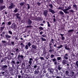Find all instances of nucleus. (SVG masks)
<instances>
[{
    "instance_id": "1",
    "label": "nucleus",
    "mask_w": 78,
    "mask_h": 78,
    "mask_svg": "<svg viewBox=\"0 0 78 78\" xmlns=\"http://www.w3.org/2000/svg\"><path fill=\"white\" fill-rule=\"evenodd\" d=\"M23 58H24V56L23 55H20V54L17 56V59L20 60H23Z\"/></svg>"
},
{
    "instance_id": "2",
    "label": "nucleus",
    "mask_w": 78,
    "mask_h": 78,
    "mask_svg": "<svg viewBox=\"0 0 78 78\" xmlns=\"http://www.w3.org/2000/svg\"><path fill=\"white\" fill-rule=\"evenodd\" d=\"M8 66H7V65H4L2 66V69L3 71L6 72Z\"/></svg>"
},
{
    "instance_id": "3",
    "label": "nucleus",
    "mask_w": 78,
    "mask_h": 78,
    "mask_svg": "<svg viewBox=\"0 0 78 78\" xmlns=\"http://www.w3.org/2000/svg\"><path fill=\"white\" fill-rule=\"evenodd\" d=\"M17 28V25L14 23L11 24L10 26V28L12 29H16Z\"/></svg>"
},
{
    "instance_id": "4",
    "label": "nucleus",
    "mask_w": 78,
    "mask_h": 78,
    "mask_svg": "<svg viewBox=\"0 0 78 78\" xmlns=\"http://www.w3.org/2000/svg\"><path fill=\"white\" fill-rule=\"evenodd\" d=\"M15 7V5L14 4H13V3H11L10 4V5L8 7V9H12L13 8H14Z\"/></svg>"
},
{
    "instance_id": "5",
    "label": "nucleus",
    "mask_w": 78,
    "mask_h": 78,
    "mask_svg": "<svg viewBox=\"0 0 78 78\" xmlns=\"http://www.w3.org/2000/svg\"><path fill=\"white\" fill-rule=\"evenodd\" d=\"M31 47L32 48H31L32 51H33L34 50V49H36V48H37V46H36V44H32Z\"/></svg>"
},
{
    "instance_id": "6",
    "label": "nucleus",
    "mask_w": 78,
    "mask_h": 78,
    "mask_svg": "<svg viewBox=\"0 0 78 78\" xmlns=\"http://www.w3.org/2000/svg\"><path fill=\"white\" fill-rule=\"evenodd\" d=\"M39 73V68L38 67L36 69L34 72V74H38Z\"/></svg>"
},
{
    "instance_id": "7",
    "label": "nucleus",
    "mask_w": 78,
    "mask_h": 78,
    "mask_svg": "<svg viewBox=\"0 0 78 78\" xmlns=\"http://www.w3.org/2000/svg\"><path fill=\"white\" fill-rule=\"evenodd\" d=\"M69 73H70V71L69 69L66 70L65 71V75H66V76H70Z\"/></svg>"
},
{
    "instance_id": "8",
    "label": "nucleus",
    "mask_w": 78,
    "mask_h": 78,
    "mask_svg": "<svg viewBox=\"0 0 78 78\" xmlns=\"http://www.w3.org/2000/svg\"><path fill=\"white\" fill-rule=\"evenodd\" d=\"M51 60L53 62H54L55 65H56L57 64V59L55 58H52L51 59Z\"/></svg>"
},
{
    "instance_id": "9",
    "label": "nucleus",
    "mask_w": 78,
    "mask_h": 78,
    "mask_svg": "<svg viewBox=\"0 0 78 78\" xmlns=\"http://www.w3.org/2000/svg\"><path fill=\"white\" fill-rule=\"evenodd\" d=\"M62 65L61 64H59L58 65V66L57 67V69L58 70H59L60 72H61V70H62Z\"/></svg>"
},
{
    "instance_id": "10",
    "label": "nucleus",
    "mask_w": 78,
    "mask_h": 78,
    "mask_svg": "<svg viewBox=\"0 0 78 78\" xmlns=\"http://www.w3.org/2000/svg\"><path fill=\"white\" fill-rule=\"evenodd\" d=\"M5 36L6 39L7 40H9V39L11 37L10 35H8V34H5Z\"/></svg>"
},
{
    "instance_id": "11",
    "label": "nucleus",
    "mask_w": 78,
    "mask_h": 78,
    "mask_svg": "<svg viewBox=\"0 0 78 78\" xmlns=\"http://www.w3.org/2000/svg\"><path fill=\"white\" fill-rule=\"evenodd\" d=\"M65 48L66 50H70V48H69V46L67 44H65Z\"/></svg>"
},
{
    "instance_id": "12",
    "label": "nucleus",
    "mask_w": 78,
    "mask_h": 78,
    "mask_svg": "<svg viewBox=\"0 0 78 78\" xmlns=\"http://www.w3.org/2000/svg\"><path fill=\"white\" fill-rule=\"evenodd\" d=\"M48 14V10H45L44 12V16H45V17H47Z\"/></svg>"
},
{
    "instance_id": "13",
    "label": "nucleus",
    "mask_w": 78,
    "mask_h": 78,
    "mask_svg": "<svg viewBox=\"0 0 78 78\" xmlns=\"http://www.w3.org/2000/svg\"><path fill=\"white\" fill-rule=\"evenodd\" d=\"M49 49H50V50L49 51V52H50V53H51V52L54 50L53 49H52V47L53 48L54 47L53 46H49Z\"/></svg>"
},
{
    "instance_id": "14",
    "label": "nucleus",
    "mask_w": 78,
    "mask_h": 78,
    "mask_svg": "<svg viewBox=\"0 0 78 78\" xmlns=\"http://www.w3.org/2000/svg\"><path fill=\"white\" fill-rule=\"evenodd\" d=\"M49 12H51V13L53 14H54L55 13V10L52 9H49Z\"/></svg>"
},
{
    "instance_id": "15",
    "label": "nucleus",
    "mask_w": 78,
    "mask_h": 78,
    "mask_svg": "<svg viewBox=\"0 0 78 78\" xmlns=\"http://www.w3.org/2000/svg\"><path fill=\"white\" fill-rule=\"evenodd\" d=\"M73 7L74 10H76V11L78 10V7H77V5H76L75 4L73 5Z\"/></svg>"
},
{
    "instance_id": "16",
    "label": "nucleus",
    "mask_w": 78,
    "mask_h": 78,
    "mask_svg": "<svg viewBox=\"0 0 78 78\" xmlns=\"http://www.w3.org/2000/svg\"><path fill=\"white\" fill-rule=\"evenodd\" d=\"M6 8V6L5 5H2L0 6V11H2L3 10V9H5Z\"/></svg>"
},
{
    "instance_id": "17",
    "label": "nucleus",
    "mask_w": 78,
    "mask_h": 78,
    "mask_svg": "<svg viewBox=\"0 0 78 78\" xmlns=\"http://www.w3.org/2000/svg\"><path fill=\"white\" fill-rule=\"evenodd\" d=\"M67 61V60L66 59H64L62 60V63L63 64L65 65V64H66Z\"/></svg>"
},
{
    "instance_id": "18",
    "label": "nucleus",
    "mask_w": 78,
    "mask_h": 78,
    "mask_svg": "<svg viewBox=\"0 0 78 78\" xmlns=\"http://www.w3.org/2000/svg\"><path fill=\"white\" fill-rule=\"evenodd\" d=\"M68 54L66 53L64 56V58L65 59H68V57H69Z\"/></svg>"
},
{
    "instance_id": "19",
    "label": "nucleus",
    "mask_w": 78,
    "mask_h": 78,
    "mask_svg": "<svg viewBox=\"0 0 78 78\" xmlns=\"http://www.w3.org/2000/svg\"><path fill=\"white\" fill-rule=\"evenodd\" d=\"M16 64L17 65V67H19V66H20L21 64L20 63V62L19 61H17L16 62Z\"/></svg>"
},
{
    "instance_id": "20",
    "label": "nucleus",
    "mask_w": 78,
    "mask_h": 78,
    "mask_svg": "<svg viewBox=\"0 0 78 78\" xmlns=\"http://www.w3.org/2000/svg\"><path fill=\"white\" fill-rule=\"evenodd\" d=\"M57 75H59V77H61V76H63L62 74V73H58L57 74Z\"/></svg>"
},
{
    "instance_id": "21",
    "label": "nucleus",
    "mask_w": 78,
    "mask_h": 78,
    "mask_svg": "<svg viewBox=\"0 0 78 78\" xmlns=\"http://www.w3.org/2000/svg\"><path fill=\"white\" fill-rule=\"evenodd\" d=\"M62 11L65 14H68V13H69V12L67 11L68 10H66V9H63Z\"/></svg>"
},
{
    "instance_id": "22",
    "label": "nucleus",
    "mask_w": 78,
    "mask_h": 78,
    "mask_svg": "<svg viewBox=\"0 0 78 78\" xmlns=\"http://www.w3.org/2000/svg\"><path fill=\"white\" fill-rule=\"evenodd\" d=\"M5 25H4L3 27H1L0 28V30L1 31H3V30L5 29Z\"/></svg>"
},
{
    "instance_id": "23",
    "label": "nucleus",
    "mask_w": 78,
    "mask_h": 78,
    "mask_svg": "<svg viewBox=\"0 0 78 78\" xmlns=\"http://www.w3.org/2000/svg\"><path fill=\"white\" fill-rule=\"evenodd\" d=\"M22 68H24L25 67V64L24 62H22L21 66Z\"/></svg>"
},
{
    "instance_id": "24",
    "label": "nucleus",
    "mask_w": 78,
    "mask_h": 78,
    "mask_svg": "<svg viewBox=\"0 0 78 78\" xmlns=\"http://www.w3.org/2000/svg\"><path fill=\"white\" fill-rule=\"evenodd\" d=\"M18 4L20 5L21 6H23L24 5H25V2H22L19 3Z\"/></svg>"
},
{
    "instance_id": "25",
    "label": "nucleus",
    "mask_w": 78,
    "mask_h": 78,
    "mask_svg": "<svg viewBox=\"0 0 78 78\" xmlns=\"http://www.w3.org/2000/svg\"><path fill=\"white\" fill-rule=\"evenodd\" d=\"M28 23L29 25H31V24L32 23V21H31V20H30V19H29L28 20Z\"/></svg>"
},
{
    "instance_id": "26",
    "label": "nucleus",
    "mask_w": 78,
    "mask_h": 78,
    "mask_svg": "<svg viewBox=\"0 0 78 78\" xmlns=\"http://www.w3.org/2000/svg\"><path fill=\"white\" fill-rule=\"evenodd\" d=\"M32 67H34V68H33V69L34 70H35L36 68H37V65L36 64L34 65V66H33Z\"/></svg>"
},
{
    "instance_id": "27",
    "label": "nucleus",
    "mask_w": 78,
    "mask_h": 78,
    "mask_svg": "<svg viewBox=\"0 0 78 78\" xmlns=\"http://www.w3.org/2000/svg\"><path fill=\"white\" fill-rule=\"evenodd\" d=\"M46 53H47V50H46L45 49H44L43 50V55H45Z\"/></svg>"
},
{
    "instance_id": "28",
    "label": "nucleus",
    "mask_w": 78,
    "mask_h": 78,
    "mask_svg": "<svg viewBox=\"0 0 78 78\" xmlns=\"http://www.w3.org/2000/svg\"><path fill=\"white\" fill-rule=\"evenodd\" d=\"M71 6H72V5H69V7L68 6L67 8L66 9L68 11L69 10V9H70L71 8Z\"/></svg>"
},
{
    "instance_id": "29",
    "label": "nucleus",
    "mask_w": 78,
    "mask_h": 78,
    "mask_svg": "<svg viewBox=\"0 0 78 78\" xmlns=\"http://www.w3.org/2000/svg\"><path fill=\"white\" fill-rule=\"evenodd\" d=\"M70 75H69L70 76H73V75H74V72H71L70 73Z\"/></svg>"
},
{
    "instance_id": "30",
    "label": "nucleus",
    "mask_w": 78,
    "mask_h": 78,
    "mask_svg": "<svg viewBox=\"0 0 78 78\" xmlns=\"http://www.w3.org/2000/svg\"><path fill=\"white\" fill-rule=\"evenodd\" d=\"M14 12L15 13H16V12H18V9H17V8H15V10H14Z\"/></svg>"
},
{
    "instance_id": "31",
    "label": "nucleus",
    "mask_w": 78,
    "mask_h": 78,
    "mask_svg": "<svg viewBox=\"0 0 78 78\" xmlns=\"http://www.w3.org/2000/svg\"><path fill=\"white\" fill-rule=\"evenodd\" d=\"M54 71V70H53V69H50L49 70L50 73H51H51H53Z\"/></svg>"
},
{
    "instance_id": "32",
    "label": "nucleus",
    "mask_w": 78,
    "mask_h": 78,
    "mask_svg": "<svg viewBox=\"0 0 78 78\" xmlns=\"http://www.w3.org/2000/svg\"><path fill=\"white\" fill-rule=\"evenodd\" d=\"M42 18L41 17H38V18H37L36 19V20H42V19L41 18Z\"/></svg>"
},
{
    "instance_id": "33",
    "label": "nucleus",
    "mask_w": 78,
    "mask_h": 78,
    "mask_svg": "<svg viewBox=\"0 0 78 78\" xmlns=\"http://www.w3.org/2000/svg\"><path fill=\"white\" fill-rule=\"evenodd\" d=\"M27 45H28L29 47H31V43L30 42H29L28 43Z\"/></svg>"
},
{
    "instance_id": "34",
    "label": "nucleus",
    "mask_w": 78,
    "mask_h": 78,
    "mask_svg": "<svg viewBox=\"0 0 78 78\" xmlns=\"http://www.w3.org/2000/svg\"><path fill=\"white\" fill-rule=\"evenodd\" d=\"M12 66H14V64H16V61H12Z\"/></svg>"
},
{
    "instance_id": "35",
    "label": "nucleus",
    "mask_w": 78,
    "mask_h": 78,
    "mask_svg": "<svg viewBox=\"0 0 78 78\" xmlns=\"http://www.w3.org/2000/svg\"><path fill=\"white\" fill-rule=\"evenodd\" d=\"M9 70L10 72L11 71H12L13 70V69H12V68L10 66L9 67Z\"/></svg>"
},
{
    "instance_id": "36",
    "label": "nucleus",
    "mask_w": 78,
    "mask_h": 78,
    "mask_svg": "<svg viewBox=\"0 0 78 78\" xmlns=\"http://www.w3.org/2000/svg\"><path fill=\"white\" fill-rule=\"evenodd\" d=\"M30 68H31V65L27 64V69H30Z\"/></svg>"
},
{
    "instance_id": "37",
    "label": "nucleus",
    "mask_w": 78,
    "mask_h": 78,
    "mask_svg": "<svg viewBox=\"0 0 78 78\" xmlns=\"http://www.w3.org/2000/svg\"><path fill=\"white\" fill-rule=\"evenodd\" d=\"M73 31H74V30L72 29L68 30V33H72Z\"/></svg>"
},
{
    "instance_id": "38",
    "label": "nucleus",
    "mask_w": 78,
    "mask_h": 78,
    "mask_svg": "<svg viewBox=\"0 0 78 78\" xmlns=\"http://www.w3.org/2000/svg\"><path fill=\"white\" fill-rule=\"evenodd\" d=\"M5 32H3L1 34V37H3V36H4V35H5Z\"/></svg>"
},
{
    "instance_id": "39",
    "label": "nucleus",
    "mask_w": 78,
    "mask_h": 78,
    "mask_svg": "<svg viewBox=\"0 0 78 78\" xmlns=\"http://www.w3.org/2000/svg\"><path fill=\"white\" fill-rule=\"evenodd\" d=\"M38 29L41 30H44V28L41 27H38Z\"/></svg>"
},
{
    "instance_id": "40",
    "label": "nucleus",
    "mask_w": 78,
    "mask_h": 78,
    "mask_svg": "<svg viewBox=\"0 0 78 78\" xmlns=\"http://www.w3.org/2000/svg\"><path fill=\"white\" fill-rule=\"evenodd\" d=\"M4 2V0H0V5H2Z\"/></svg>"
},
{
    "instance_id": "41",
    "label": "nucleus",
    "mask_w": 78,
    "mask_h": 78,
    "mask_svg": "<svg viewBox=\"0 0 78 78\" xmlns=\"http://www.w3.org/2000/svg\"><path fill=\"white\" fill-rule=\"evenodd\" d=\"M49 6L50 7V9H52L53 8V5L51 4L49 5Z\"/></svg>"
},
{
    "instance_id": "42",
    "label": "nucleus",
    "mask_w": 78,
    "mask_h": 78,
    "mask_svg": "<svg viewBox=\"0 0 78 78\" xmlns=\"http://www.w3.org/2000/svg\"><path fill=\"white\" fill-rule=\"evenodd\" d=\"M20 45H21L22 48H24V47L25 46V45H24V44H23V43H21Z\"/></svg>"
},
{
    "instance_id": "43",
    "label": "nucleus",
    "mask_w": 78,
    "mask_h": 78,
    "mask_svg": "<svg viewBox=\"0 0 78 78\" xmlns=\"http://www.w3.org/2000/svg\"><path fill=\"white\" fill-rule=\"evenodd\" d=\"M41 39L42 41H47V40H46V39L43 38V37H41Z\"/></svg>"
},
{
    "instance_id": "44",
    "label": "nucleus",
    "mask_w": 78,
    "mask_h": 78,
    "mask_svg": "<svg viewBox=\"0 0 78 78\" xmlns=\"http://www.w3.org/2000/svg\"><path fill=\"white\" fill-rule=\"evenodd\" d=\"M37 4L38 5V6H41V3L39 1L37 2Z\"/></svg>"
},
{
    "instance_id": "45",
    "label": "nucleus",
    "mask_w": 78,
    "mask_h": 78,
    "mask_svg": "<svg viewBox=\"0 0 78 78\" xmlns=\"http://www.w3.org/2000/svg\"><path fill=\"white\" fill-rule=\"evenodd\" d=\"M8 26H9V25H11V22L9 21L7 22Z\"/></svg>"
},
{
    "instance_id": "46",
    "label": "nucleus",
    "mask_w": 78,
    "mask_h": 78,
    "mask_svg": "<svg viewBox=\"0 0 78 78\" xmlns=\"http://www.w3.org/2000/svg\"><path fill=\"white\" fill-rule=\"evenodd\" d=\"M32 63V61H29L28 63L27 64L29 65H30L31 66V64Z\"/></svg>"
},
{
    "instance_id": "47",
    "label": "nucleus",
    "mask_w": 78,
    "mask_h": 78,
    "mask_svg": "<svg viewBox=\"0 0 78 78\" xmlns=\"http://www.w3.org/2000/svg\"><path fill=\"white\" fill-rule=\"evenodd\" d=\"M60 13L61 15H64V12L62 11L60 12Z\"/></svg>"
},
{
    "instance_id": "48",
    "label": "nucleus",
    "mask_w": 78,
    "mask_h": 78,
    "mask_svg": "<svg viewBox=\"0 0 78 78\" xmlns=\"http://www.w3.org/2000/svg\"><path fill=\"white\" fill-rule=\"evenodd\" d=\"M27 9H29L30 8V5L28 4H27Z\"/></svg>"
},
{
    "instance_id": "49",
    "label": "nucleus",
    "mask_w": 78,
    "mask_h": 78,
    "mask_svg": "<svg viewBox=\"0 0 78 78\" xmlns=\"http://www.w3.org/2000/svg\"><path fill=\"white\" fill-rule=\"evenodd\" d=\"M62 47H63V46L62 45H61L60 46L57 47V48H62Z\"/></svg>"
},
{
    "instance_id": "50",
    "label": "nucleus",
    "mask_w": 78,
    "mask_h": 78,
    "mask_svg": "<svg viewBox=\"0 0 78 78\" xmlns=\"http://www.w3.org/2000/svg\"><path fill=\"white\" fill-rule=\"evenodd\" d=\"M51 42H52V44H55L54 40H53V39H51Z\"/></svg>"
},
{
    "instance_id": "51",
    "label": "nucleus",
    "mask_w": 78,
    "mask_h": 78,
    "mask_svg": "<svg viewBox=\"0 0 78 78\" xmlns=\"http://www.w3.org/2000/svg\"><path fill=\"white\" fill-rule=\"evenodd\" d=\"M47 23L48 24V27H50V23H49V22H47Z\"/></svg>"
},
{
    "instance_id": "52",
    "label": "nucleus",
    "mask_w": 78,
    "mask_h": 78,
    "mask_svg": "<svg viewBox=\"0 0 78 78\" xmlns=\"http://www.w3.org/2000/svg\"><path fill=\"white\" fill-rule=\"evenodd\" d=\"M40 59L41 61H42V60L44 61V58L43 57H40Z\"/></svg>"
},
{
    "instance_id": "53",
    "label": "nucleus",
    "mask_w": 78,
    "mask_h": 78,
    "mask_svg": "<svg viewBox=\"0 0 78 78\" xmlns=\"http://www.w3.org/2000/svg\"><path fill=\"white\" fill-rule=\"evenodd\" d=\"M58 9H61V10H62V11L63 10V8H62V7H59L58 8Z\"/></svg>"
},
{
    "instance_id": "54",
    "label": "nucleus",
    "mask_w": 78,
    "mask_h": 78,
    "mask_svg": "<svg viewBox=\"0 0 78 78\" xmlns=\"http://www.w3.org/2000/svg\"><path fill=\"white\" fill-rule=\"evenodd\" d=\"M25 48H26V49H27V50L28 49V46L27 45H26Z\"/></svg>"
},
{
    "instance_id": "55",
    "label": "nucleus",
    "mask_w": 78,
    "mask_h": 78,
    "mask_svg": "<svg viewBox=\"0 0 78 78\" xmlns=\"http://www.w3.org/2000/svg\"><path fill=\"white\" fill-rule=\"evenodd\" d=\"M8 32H9V34H11V35L12 34V31L10 30H9V31Z\"/></svg>"
},
{
    "instance_id": "56",
    "label": "nucleus",
    "mask_w": 78,
    "mask_h": 78,
    "mask_svg": "<svg viewBox=\"0 0 78 78\" xmlns=\"http://www.w3.org/2000/svg\"><path fill=\"white\" fill-rule=\"evenodd\" d=\"M52 45V43H51V42H49V46H51V45Z\"/></svg>"
},
{
    "instance_id": "57",
    "label": "nucleus",
    "mask_w": 78,
    "mask_h": 78,
    "mask_svg": "<svg viewBox=\"0 0 78 78\" xmlns=\"http://www.w3.org/2000/svg\"><path fill=\"white\" fill-rule=\"evenodd\" d=\"M42 36L43 37H47V35H44V34H43L42 35Z\"/></svg>"
},
{
    "instance_id": "58",
    "label": "nucleus",
    "mask_w": 78,
    "mask_h": 78,
    "mask_svg": "<svg viewBox=\"0 0 78 78\" xmlns=\"http://www.w3.org/2000/svg\"><path fill=\"white\" fill-rule=\"evenodd\" d=\"M16 17H17L19 16H20V14H19V13H17L16 14Z\"/></svg>"
},
{
    "instance_id": "59",
    "label": "nucleus",
    "mask_w": 78,
    "mask_h": 78,
    "mask_svg": "<svg viewBox=\"0 0 78 78\" xmlns=\"http://www.w3.org/2000/svg\"><path fill=\"white\" fill-rule=\"evenodd\" d=\"M54 56H55V55H51V58H53Z\"/></svg>"
},
{
    "instance_id": "60",
    "label": "nucleus",
    "mask_w": 78,
    "mask_h": 78,
    "mask_svg": "<svg viewBox=\"0 0 78 78\" xmlns=\"http://www.w3.org/2000/svg\"><path fill=\"white\" fill-rule=\"evenodd\" d=\"M61 58L60 57H58L57 58V60H58V61L61 60Z\"/></svg>"
},
{
    "instance_id": "61",
    "label": "nucleus",
    "mask_w": 78,
    "mask_h": 78,
    "mask_svg": "<svg viewBox=\"0 0 78 78\" xmlns=\"http://www.w3.org/2000/svg\"><path fill=\"white\" fill-rule=\"evenodd\" d=\"M69 12H74V11L72 9H70L69 10Z\"/></svg>"
},
{
    "instance_id": "62",
    "label": "nucleus",
    "mask_w": 78,
    "mask_h": 78,
    "mask_svg": "<svg viewBox=\"0 0 78 78\" xmlns=\"http://www.w3.org/2000/svg\"><path fill=\"white\" fill-rule=\"evenodd\" d=\"M16 51L17 52H19L20 51L19 50V48H17L16 49Z\"/></svg>"
},
{
    "instance_id": "63",
    "label": "nucleus",
    "mask_w": 78,
    "mask_h": 78,
    "mask_svg": "<svg viewBox=\"0 0 78 78\" xmlns=\"http://www.w3.org/2000/svg\"><path fill=\"white\" fill-rule=\"evenodd\" d=\"M27 28H31L32 27V26L31 25L27 26Z\"/></svg>"
},
{
    "instance_id": "64",
    "label": "nucleus",
    "mask_w": 78,
    "mask_h": 78,
    "mask_svg": "<svg viewBox=\"0 0 78 78\" xmlns=\"http://www.w3.org/2000/svg\"><path fill=\"white\" fill-rule=\"evenodd\" d=\"M18 78H21V76L20 75H18Z\"/></svg>"
}]
</instances>
